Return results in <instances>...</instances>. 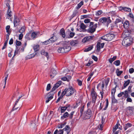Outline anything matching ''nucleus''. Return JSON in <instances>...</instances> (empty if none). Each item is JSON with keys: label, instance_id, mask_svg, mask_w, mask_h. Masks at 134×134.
Instances as JSON below:
<instances>
[{"label": "nucleus", "instance_id": "f257e3e1", "mask_svg": "<svg viewBox=\"0 0 134 134\" xmlns=\"http://www.w3.org/2000/svg\"><path fill=\"white\" fill-rule=\"evenodd\" d=\"M62 82L61 81H58L53 87L51 90V91L49 92L47 95L45 96V97H47V99L46 100V103H48L53 98V95L54 94L55 92H53L55 89L58 88L61 84Z\"/></svg>", "mask_w": 134, "mask_h": 134}, {"label": "nucleus", "instance_id": "f03ea898", "mask_svg": "<svg viewBox=\"0 0 134 134\" xmlns=\"http://www.w3.org/2000/svg\"><path fill=\"white\" fill-rule=\"evenodd\" d=\"M94 23L93 22H90L89 27L87 30V32L90 33H93L96 30L98 24L96 23L93 25Z\"/></svg>", "mask_w": 134, "mask_h": 134}, {"label": "nucleus", "instance_id": "7ed1b4c3", "mask_svg": "<svg viewBox=\"0 0 134 134\" xmlns=\"http://www.w3.org/2000/svg\"><path fill=\"white\" fill-rule=\"evenodd\" d=\"M99 21L102 23L108 25L111 22V21L110 19V17H108L107 18L103 17L100 18Z\"/></svg>", "mask_w": 134, "mask_h": 134}, {"label": "nucleus", "instance_id": "20e7f679", "mask_svg": "<svg viewBox=\"0 0 134 134\" xmlns=\"http://www.w3.org/2000/svg\"><path fill=\"white\" fill-rule=\"evenodd\" d=\"M65 90L66 92V96H70L72 95L75 91V90L72 87L65 88Z\"/></svg>", "mask_w": 134, "mask_h": 134}, {"label": "nucleus", "instance_id": "39448f33", "mask_svg": "<svg viewBox=\"0 0 134 134\" xmlns=\"http://www.w3.org/2000/svg\"><path fill=\"white\" fill-rule=\"evenodd\" d=\"M124 38L122 42V44L125 46H130L132 43L129 38Z\"/></svg>", "mask_w": 134, "mask_h": 134}, {"label": "nucleus", "instance_id": "423d86ee", "mask_svg": "<svg viewBox=\"0 0 134 134\" xmlns=\"http://www.w3.org/2000/svg\"><path fill=\"white\" fill-rule=\"evenodd\" d=\"M92 115V113L90 109H88L84 115V118L85 119H88L90 118Z\"/></svg>", "mask_w": 134, "mask_h": 134}, {"label": "nucleus", "instance_id": "0eeeda50", "mask_svg": "<svg viewBox=\"0 0 134 134\" xmlns=\"http://www.w3.org/2000/svg\"><path fill=\"white\" fill-rule=\"evenodd\" d=\"M64 48L65 53H66L70 51L71 49V47L69 46V43L67 41L65 42L64 45Z\"/></svg>", "mask_w": 134, "mask_h": 134}, {"label": "nucleus", "instance_id": "6e6552de", "mask_svg": "<svg viewBox=\"0 0 134 134\" xmlns=\"http://www.w3.org/2000/svg\"><path fill=\"white\" fill-rule=\"evenodd\" d=\"M14 26L16 27L19 26L20 24V20L19 18L14 16Z\"/></svg>", "mask_w": 134, "mask_h": 134}, {"label": "nucleus", "instance_id": "1a4fd4ad", "mask_svg": "<svg viewBox=\"0 0 134 134\" xmlns=\"http://www.w3.org/2000/svg\"><path fill=\"white\" fill-rule=\"evenodd\" d=\"M93 37L91 36H88L85 37L82 40V41L83 43L91 41L92 40Z\"/></svg>", "mask_w": 134, "mask_h": 134}, {"label": "nucleus", "instance_id": "9d476101", "mask_svg": "<svg viewBox=\"0 0 134 134\" xmlns=\"http://www.w3.org/2000/svg\"><path fill=\"white\" fill-rule=\"evenodd\" d=\"M132 87V86H129L128 87V90H125L124 91L125 93L124 96L125 98H127L128 96V93H130L131 92V88Z\"/></svg>", "mask_w": 134, "mask_h": 134}, {"label": "nucleus", "instance_id": "9b49d317", "mask_svg": "<svg viewBox=\"0 0 134 134\" xmlns=\"http://www.w3.org/2000/svg\"><path fill=\"white\" fill-rule=\"evenodd\" d=\"M134 108L133 107H129L127 108V112L129 114H131L133 112Z\"/></svg>", "mask_w": 134, "mask_h": 134}, {"label": "nucleus", "instance_id": "f8f14e48", "mask_svg": "<svg viewBox=\"0 0 134 134\" xmlns=\"http://www.w3.org/2000/svg\"><path fill=\"white\" fill-rule=\"evenodd\" d=\"M107 41H110L111 40L115 37V35L113 34H107Z\"/></svg>", "mask_w": 134, "mask_h": 134}, {"label": "nucleus", "instance_id": "ddd939ff", "mask_svg": "<svg viewBox=\"0 0 134 134\" xmlns=\"http://www.w3.org/2000/svg\"><path fill=\"white\" fill-rule=\"evenodd\" d=\"M57 73L55 70L53 69H52L51 72V78H53Z\"/></svg>", "mask_w": 134, "mask_h": 134}, {"label": "nucleus", "instance_id": "4468645a", "mask_svg": "<svg viewBox=\"0 0 134 134\" xmlns=\"http://www.w3.org/2000/svg\"><path fill=\"white\" fill-rule=\"evenodd\" d=\"M124 27L125 29H127L129 27V21L128 20L126 21L124 24Z\"/></svg>", "mask_w": 134, "mask_h": 134}, {"label": "nucleus", "instance_id": "2eb2a0df", "mask_svg": "<svg viewBox=\"0 0 134 134\" xmlns=\"http://www.w3.org/2000/svg\"><path fill=\"white\" fill-rule=\"evenodd\" d=\"M78 43V41L77 40H72L70 43L71 45L73 46H75Z\"/></svg>", "mask_w": 134, "mask_h": 134}, {"label": "nucleus", "instance_id": "dca6fc26", "mask_svg": "<svg viewBox=\"0 0 134 134\" xmlns=\"http://www.w3.org/2000/svg\"><path fill=\"white\" fill-rule=\"evenodd\" d=\"M20 99V97H19L17 99V100L16 101L14 105V106L13 107V109H12V111L14 110H16L17 109L19 108L18 107H16L15 106H16V105L17 104V103L18 102V101Z\"/></svg>", "mask_w": 134, "mask_h": 134}, {"label": "nucleus", "instance_id": "f3484780", "mask_svg": "<svg viewBox=\"0 0 134 134\" xmlns=\"http://www.w3.org/2000/svg\"><path fill=\"white\" fill-rule=\"evenodd\" d=\"M41 54L42 55H44L46 57L47 59H48L49 56L48 53L47 52H45L44 50H42L41 51Z\"/></svg>", "mask_w": 134, "mask_h": 134}, {"label": "nucleus", "instance_id": "a211bd4d", "mask_svg": "<svg viewBox=\"0 0 134 134\" xmlns=\"http://www.w3.org/2000/svg\"><path fill=\"white\" fill-rule=\"evenodd\" d=\"M132 125V124L130 123H128L127 124H126L125 126H124L125 130H126L129 127H131Z\"/></svg>", "mask_w": 134, "mask_h": 134}, {"label": "nucleus", "instance_id": "6ab92c4d", "mask_svg": "<svg viewBox=\"0 0 134 134\" xmlns=\"http://www.w3.org/2000/svg\"><path fill=\"white\" fill-rule=\"evenodd\" d=\"M130 82V80H128L127 81H125V83L124 84V87L122 88V89H123L125 88L126 87L128 86Z\"/></svg>", "mask_w": 134, "mask_h": 134}, {"label": "nucleus", "instance_id": "aec40b11", "mask_svg": "<svg viewBox=\"0 0 134 134\" xmlns=\"http://www.w3.org/2000/svg\"><path fill=\"white\" fill-rule=\"evenodd\" d=\"M49 41L51 43L53 42L56 41L57 38L55 36H53L51 38L49 39Z\"/></svg>", "mask_w": 134, "mask_h": 134}, {"label": "nucleus", "instance_id": "412c9836", "mask_svg": "<svg viewBox=\"0 0 134 134\" xmlns=\"http://www.w3.org/2000/svg\"><path fill=\"white\" fill-rule=\"evenodd\" d=\"M58 51L59 53H65L64 47H59L58 50Z\"/></svg>", "mask_w": 134, "mask_h": 134}, {"label": "nucleus", "instance_id": "4be33fe9", "mask_svg": "<svg viewBox=\"0 0 134 134\" xmlns=\"http://www.w3.org/2000/svg\"><path fill=\"white\" fill-rule=\"evenodd\" d=\"M93 45L90 46L88 47L87 48L85 49L84 51L85 52H87L93 49Z\"/></svg>", "mask_w": 134, "mask_h": 134}, {"label": "nucleus", "instance_id": "5701e85b", "mask_svg": "<svg viewBox=\"0 0 134 134\" xmlns=\"http://www.w3.org/2000/svg\"><path fill=\"white\" fill-rule=\"evenodd\" d=\"M60 34L63 38H64L65 37V30L63 29H62L60 30Z\"/></svg>", "mask_w": 134, "mask_h": 134}, {"label": "nucleus", "instance_id": "b1692460", "mask_svg": "<svg viewBox=\"0 0 134 134\" xmlns=\"http://www.w3.org/2000/svg\"><path fill=\"white\" fill-rule=\"evenodd\" d=\"M100 42H97L96 45L97 49L96 51L98 52H99L100 50L101 46L100 45Z\"/></svg>", "mask_w": 134, "mask_h": 134}, {"label": "nucleus", "instance_id": "393cba45", "mask_svg": "<svg viewBox=\"0 0 134 134\" xmlns=\"http://www.w3.org/2000/svg\"><path fill=\"white\" fill-rule=\"evenodd\" d=\"M69 114L68 112H65L63 116L61 117L62 119H64L65 118H66L69 116Z\"/></svg>", "mask_w": 134, "mask_h": 134}, {"label": "nucleus", "instance_id": "a878e982", "mask_svg": "<svg viewBox=\"0 0 134 134\" xmlns=\"http://www.w3.org/2000/svg\"><path fill=\"white\" fill-rule=\"evenodd\" d=\"M7 16L10 17L12 16V12L10 10V9H8L7 13Z\"/></svg>", "mask_w": 134, "mask_h": 134}, {"label": "nucleus", "instance_id": "bb28decb", "mask_svg": "<svg viewBox=\"0 0 134 134\" xmlns=\"http://www.w3.org/2000/svg\"><path fill=\"white\" fill-rule=\"evenodd\" d=\"M83 4V1H81L79 3L77 4V6L76 7V9H79Z\"/></svg>", "mask_w": 134, "mask_h": 134}, {"label": "nucleus", "instance_id": "cd10ccee", "mask_svg": "<svg viewBox=\"0 0 134 134\" xmlns=\"http://www.w3.org/2000/svg\"><path fill=\"white\" fill-rule=\"evenodd\" d=\"M117 87V85H116L115 87V88H113L111 90V94L112 96H114L115 93L116 91V88Z\"/></svg>", "mask_w": 134, "mask_h": 134}, {"label": "nucleus", "instance_id": "c85d7f7f", "mask_svg": "<svg viewBox=\"0 0 134 134\" xmlns=\"http://www.w3.org/2000/svg\"><path fill=\"white\" fill-rule=\"evenodd\" d=\"M116 56H113L112 58H110L109 60V63L111 64L116 59Z\"/></svg>", "mask_w": 134, "mask_h": 134}, {"label": "nucleus", "instance_id": "c756f323", "mask_svg": "<svg viewBox=\"0 0 134 134\" xmlns=\"http://www.w3.org/2000/svg\"><path fill=\"white\" fill-rule=\"evenodd\" d=\"M77 13L78 12L76 10L74 11L73 12L71 16V19L76 16L77 15Z\"/></svg>", "mask_w": 134, "mask_h": 134}, {"label": "nucleus", "instance_id": "7c9ffc66", "mask_svg": "<svg viewBox=\"0 0 134 134\" xmlns=\"http://www.w3.org/2000/svg\"><path fill=\"white\" fill-rule=\"evenodd\" d=\"M91 95L92 96V97H95L97 98V94L96 92L94 90H93L91 92Z\"/></svg>", "mask_w": 134, "mask_h": 134}, {"label": "nucleus", "instance_id": "2f4dec72", "mask_svg": "<svg viewBox=\"0 0 134 134\" xmlns=\"http://www.w3.org/2000/svg\"><path fill=\"white\" fill-rule=\"evenodd\" d=\"M116 72L117 75L118 76H119L123 72L122 71H119V69H117Z\"/></svg>", "mask_w": 134, "mask_h": 134}, {"label": "nucleus", "instance_id": "473e14b6", "mask_svg": "<svg viewBox=\"0 0 134 134\" xmlns=\"http://www.w3.org/2000/svg\"><path fill=\"white\" fill-rule=\"evenodd\" d=\"M84 106L85 104H83L81 105L80 110V112L81 115H82L83 114V112L84 111Z\"/></svg>", "mask_w": 134, "mask_h": 134}, {"label": "nucleus", "instance_id": "72a5a7b5", "mask_svg": "<svg viewBox=\"0 0 134 134\" xmlns=\"http://www.w3.org/2000/svg\"><path fill=\"white\" fill-rule=\"evenodd\" d=\"M39 45H36L34 46L33 47V48L35 51H37L39 50Z\"/></svg>", "mask_w": 134, "mask_h": 134}, {"label": "nucleus", "instance_id": "f704fd0d", "mask_svg": "<svg viewBox=\"0 0 134 134\" xmlns=\"http://www.w3.org/2000/svg\"><path fill=\"white\" fill-rule=\"evenodd\" d=\"M111 99L112 102L114 103H117L118 100L115 99L114 96V95H113V96H112Z\"/></svg>", "mask_w": 134, "mask_h": 134}, {"label": "nucleus", "instance_id": "c9c22d12", "mask_svg": "<svg viewBox=\"0 0 134 134\" xmlns=\"http://www.w3.org/2000/svg\"><path fill=\"white\" fill-rule=\"evenodd\" d=\"M25 30V28L24 26H23L21 29H20L19 31V33L22 34Z\"/></svg>", "mask_w": 134, "mask_h": 134}, {"label": "nucleus", "instance_id": "e433bc0d", "mask_svg": "<svg viewBox=\"0 0 134 134\" xmlns=\"http://www.w3.org/2000/svg\"><path fill=\"white\" fill-rule=\"evenodd\" d=\"M67 109V107H62L61 108V113L64 112Z\"/></svg>", "mask_w": 134, "mask_h": 134}, {"label": "nucleus", "instance_id": "4c0bfd02", "mask_svg": "<svg viewBox=\"0 0 134 134\" xmlns=\"http://www.w3.org/2000/svg\"><path fill=\"white\" fill-rule=\"evenodd\" d=\"M114 64L117 66L119 65L120 64V61L119 60H117L115 61L113 63Z\"/></svg>", "mask_w": 134, "mask_h": 134}, {"label": "nucleus", "instance_id": "58836bf2", "mask_svg": "<svg viewBox=\"0 0 134 134\" xmlns=\"http://www.w3.org/2000/svg\"><path fill=\"white\" fill-rule=\"evenodd\" d=\"M124 10L126 12H131V9L130 8L127 7H124Z\"/></svg>", "mask_w": 134, "mask_h": 134}, {"label": "nucleus", "instance_id": "ea45409f", "mask_svg": "<svg viewBox=\"0 0 134 134\" xmlns=\"http://www.w3.org/2000/svg\"><path fill=\"white\" fill-rule=\"evenodd\" d=\"M109 104L108 100V99H107L106 100V104L105 107L103 109L104 110H105L107 109L108 107Z\"/></svg>", "mask_w": 134, "mask_h": 134}, {"label": "nucleus", "instance_id": "a19ab883", "mask_svg": "<svg viewBox=\"0 0 134 134\" xmlns=\"http://www.w3.org/2000/svg\"><path fill=\"white\" fill-rule=\"evenodd\" d=\"M110 79L109 77H108L105 80V86L107 87L108 83Z\"/></svg>", "mask_w": 134, "mask_h": 134}, {"label": "nucleus", "instance_id": "79ce46f5", "mask_svg": "<svg viewBox=\"0 0 134 134\" xmlns=\"http://www.w3.org/2000/svg\"><path fill=\"white\" fill-rule=\"evenodd\" d=\"M50 41H49V39L47 41H45L42 43L44 45H47L48 44L51 43Z\"/></svg>", "mask_w": 134, "mask_h": 134}, {"label": "nucleus", "instance_id": "37998d69", "mask_svg": "<svg viewBox=\"0 0 134 134\" xmlns=\"http://www.w3.org/2000/svg\"><path fill=\"white\" fill-rule=\"evenodd\" d=\"M80 27L82 29L84 30L86 28V27L83 23H82L80 25Z\"/></svg>", "mask_w": 134, "mask_h": 134}, {"label": "nucleus", "instance_id": "c03bdc74", "mask_svg": "<svg viewBox=\"0 0 134 134\" xmlns=\"http://www.w3.org/2000/svg\"><path fill=\"white\" fill-rule=\"evenodd\" d=\"M74 112V111H72L70 114H69L68 116L69 119H71L72 118Z\"/></svg>", "mask_w": 134, "mask_h": 134}, {"label": "nucleus", "instance_id": "a18cd8bd", "mask_svg": "<svg viewBox=\"0 0 134 134\" xmlns=\"http://www.w3.org/2000/svg\"><path fill=\"white\" fill-rule=\"evenodd\" d=\"M103 126V124H100L98 126V127L100 130H102Z\"/></svg>", "mask_w": 134, "mask_h": 134}, {"label": "nucleus", "instance_id": "49530a36", "mask_svg": "<svg viewBox=\"0 0 134 134\" xmlns=\"http://www.w3.org/2000/svg\"><path fill=\"white\" fill-rule=\"evenodd\" d=\"M36 55V54H31L30 55H29L27 56V58L29 59H30L34 57H35V55Z\"/></svg>", "mask_w": 134, "mask_h": 134}, {"label": "nucleus", "instance_id": "de8ad7c7", "mask_svg": "<svg viewBox=\"0 0 134 134\" xmlns=\"http://www.w3.org/2000/svg\"><path fill=\"white\" fill-rule=\"evenodd\" d=\"M121 19H116V21H115V24L116 25H117V24L121 22Z\"/></svg>", "mask_w": 134, "mask_h": 134}, {"label": "nucleus", "instance_id": "09e8293b", "mask_svg": "<svg viewBox=\"0 0 134 134\" xmlns=\"http://www.w3.org/2000/svg\"><path fill=\"white\" fill-rule=\"evenodd\" d=\"M102 13V12L101 10H100L97 12L96 13V15L99 16Z\"/></svg>", "mask_w": 134, "mask_h": 134}, {"label": "nucleus", "instance_id": "8fccbe9b", "mask_svg": "<svg viewBox=\"0 0 134 134\" xmlns=\"http://www.w3.org/2000/svg\"><path fill=\"white\" fill-rule=\"evenodd\" d=\"M78 85L80 86H81L82 85V81L79 79H77V80Z\"/></svg>", "mask_w": 134, "mask_h": 134}, {"label": "nucleus", "instance_id": "3c124183", "mask_svg": "<svg viewBox=\"0 0 134 134\" xmlns=\"http://www.w3.org/2000/svg\"><path fill=\"white\" fill-rule=\"evenodd\" d=\"M93 63V62L92 61H91L89 60L88 61V63L87 64L86 66H89L90 65Z\"/></svg>", "mask_w": 134, "mask_h": 134}, {"label": "nucleus", "instance_id": "603ef678", "mask_svg": "<svg viewBox=\"0 0 134 134\" xmlns=\"http://www.w3.org/2000/svg\"><path fill=\"white\" fill-rule=\"evenodd\" d=\"M21 44V43L19 41L16 40V45L17 46H20Z\"/></svg>", "mask_w": 134, "mask_h": 134}, {"label": "nucleus", "instance_id": "864d4df0", "mask_svg": "<svg viewBox=\"0 0 134 134\" xmlns=\"http://www.w3.org/2000/svg\"><path fill=\"white\" fill-rule=\"evenodd\" d=\"M66 124V122H64V123L62 124H59L58 126V128H62L64 125H65Z\"/></svg>", "mask_w": 134, "mask_h": 134}, {"label": "nucleus", "instance_id": "5fc2aeb1", "mask_svg": "<svg viewBox=\"0 0 134 134\" xmlns=\"http://www.w3.org/2000/svg\"><path fill=\"white\" fill-rule=\"evenodd\" d=\"M31 36L32 37L35 38L37 36V33L36 32H33L31 34Z\"/></svg>", "mask_w": 134, "mask_h": 134}, {"label": "nucleus", "instance_id": "6e6d98bb", "mask_svg": "<svg viewBox=\"0 0 134 134\" xmlns=\"http://www.w3.org/2000/svg\"><path fill=\"white\" fill-rule=\"evenodd\" d=\"M8 77V75H7L5 77V79H4V86L3 87V88H4L5 87V85L6 82L7 80V79Z\"/></svg>", "mask_w": 134, "mask_h": 134}, {"label": "nucleus", "instance_id": "4d7b16f0", "mask_svg": "<svg viewBox=\"0 0 134 134\" xmlns=\"http://www.w3.org/2000/svg\"><path fill=\"white\" fill-rule=\"evenodd\" d=\"M51 88V85L50 83L48 84L47 86L46 90L47 91H49Z\"/></svg>", "mask_w": 134, "mask_h": 134}, {"label": "nucleus", "instance_id": "13d9d810", "mask_svg": "<svg viewBox=\"0 0 134 134\" xmlns=\"http://www.w3.org/2000/svg\"><path fill=\"white\" fill-rule=\"evenodd\" d=\"M75 34V33L71 32V31H70V36L71 38L73 37Z\"/></svg>", "mask_w": 134, "mask_h": 134}, {"label": "nucleus", "instance_id": "bf43d9fd", "mask_svg": "<svg viewBox=\"0 0 134 134\" xmlns=\"http://www.w3.org/2000/svg\"><path fill=\"white\" fill-rule=\"evenodd\" d=\"M97 98V97H92V102L94 103V104H95V103L96 101V99Z\"/></svg>", "mask_w": 134, "mask_h": 134}, {"label": "nucleus", "instance_id": "052dcab7", "mask_svg": "<svg viewBox=\"0 0 134 134\" xmlns=\"http://www.w3.org/2000/svg\"><path fill=\"white\" fill-rule=\"evenodd\" d=\"M101 39L102 40H103L107 41V35H106L102 37L101 38Z\"/></svg>", "mask_w": 134, "mask_h": 134}, {"label": "nucleus", "instance_id": "680f3d73", "mask_svg": "<svg viewBox=\"0 0 134 134\" xmlns=\"http://www.w3.org/2000/svg\"><path fill=\"white\" fill-rule=\"evenodd\" d=\"M118 124H116L115 126V127L113 128V132H115L116 131V130L118 128Z\"/></svg>", "mask_w": 134, "mask_h": 134}, {"label": "nucleus", "instance_id": "e2e57ef3", "mask_svg": "<svg viewBox=\"0 0 134 134\" xmlns=\"http://www.w3.org/2000/svg\"><path fill=\"white\" fill-rule=\"evenodd\" d=\"M70 129V127L68 125H66V126L64 128L63 130L64 131H66L67 130Z\"/></svg>", "mask_w": 134, "mask_h": 134}, {"label": "nucleus", "instance_id": "0e129e2a", "mask_svg": "<svg viewBox=\"0 0 134 134\" xmlns=\"http://www.w3.org/2000/svg\"><path fill=\"white\" fill-rule=\"evenodd\" d=\"M92 59H93L94 61H95L96 62H97L98 60V58L96 56L93 55L92 56Z\"/></svg>", "mask_w": 134, "mask_h": 134}, {"label": "nucleus", "instance_id": "69168bd1", "mask_svg": "<svg viewBox=\"0 0 134 134\" xmlns=\"http://www.w3.org/2000/svg\"><path fill=\"white\" fill-rule=\"evenodd\" d=\"M124 92H122L119 93L118 95V96L119 97H121L124 94Z\"/></svg>", "mask_w": 134, "mask_h": 134}, {"label": "nucleus", "instance_id": "338daca9", "mask_svg": "<svg viewBox=\"0 0 134 134\" xmlns=\"http://www.w3.org/2000/svg\"><path fill=\"white\" fill-rule=\"evenodd\" d=\"M134 72V69L133 68L130 69L129 70V72L130 73L132 74Z\"/></svg>", "mask_w": 134, "mask_h": 134}, {"label": "nucleus", "instance_id": "774afa93", "mask_svg": "<svg viewBox=\"0 0 134 134\" xmlns=\"http://www.w3.org/2000/svg\"><path fill=\"white\" fill-rule=\"evenodd\" d=\"M63 130H59L58 134H63Z\"/></svg>", "mask_w": 134, "mask_h": 134}]
</instances>
